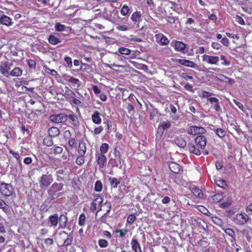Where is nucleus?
Here are the masks:
<instances>
[{"label": "nucleus", "instance_id": "nucleus-1", "mask_svg": "<svg viewBox=\"0 0 252 252\" xmlns=\"http://www.w3.org/2000/svg\"><path fill=\"white\" fill-rule=\"evenodd\" d=\"M68 219L63 214L60 216L57 213L50 215L48 218V223L50 227L56 228L59 225V228H65L66 226Z\"/></svg>", "mask_w": 252, "mask_h": 252}, {"label": "nucleus", "instance_id": "nucleus-2", "mask_svg": "<svg viewBox=\"0 0 252 252\" xmlns=\"http://www.w3.org/2000/svg\"><path fill=\"white\" fill-rule=\"evenodd\" d=\"M45 169V173L43 174L38 179L39 187L41 189L47 188L53 182L54 178L52 175L53 169L51 167L47 165L43 166Z\"/></svg>", "mask_w": 252, "mask_h": 252}, {"label": "nucleus", "instance_id": "nucleus-3", "mask_svg": "<svg viewBox=\"0 0 252 252\" xmlns=\"http://www.w3.org/2000/svg\"><path fill=\"white\" fill-rule=\"evenodd\" d=\"M64 185L62 183L54 182L48 190V194L51 199L61 196L63 193L60 191L63 189Z\"/></svg>", "mask_w": 252, "mask_h": 252}, {"label": "nucleus", "instance_id": "nucleus-4", "mask_svg": "<svg viewBox=\"0 0 252 252\" xmlns=\"http://www.w3.org/2000/svg\"><path fill=\"white\" fill-rule=\"evenodd\" d=\"M103 198L99 194H95L94 195V198L91 203L90 209L92 213L97 214L98 212L102 210V203Z\"/></svg>", "mask_w": 252, "mask_h": 252}, {"label": "nucleus", "instance_id": "nucleus-5", "mask_svg": "<svg viewBox=\"0 0 252 252\" xmlns=\"http://www.w3.org/2000/svg\"><path fill=\"white\" fill-rule=\"evenodd\" d=\"M102 15L105 19L112 23H115L119 18L118 10L116 7L112 10H109L107 8H104Z\"/></svg>", "mask_w": 252, "mask_h": 252}, {"label": "nucleus", "instance_id": "nucleus-6", "mask_svg": "<svg viewBox=\"0 0 252 252\" xmlns=\"http://www.w3.org/2000/svg\"><path fill=\"white\" fill-rule=\"evenodd\" d=\"M0 192L4 197H8L15 194L14 189L10 184L2 182L0 184Z\"/></svg>", "mask_w": 252, "mask_h": 252}, {"label": "nucleus", "instance_id": "nucleus-7", "mask_svg": "<svg viewBox=\"0 0 252 252\" xmlns=\"http://www.w3.org/2000/svg\"><path fill=\"white\" fill-rule=\"evenodd\" d=\"M172 126L171 122L167 120L160 123L158 126V129L156 133V139L158 138L160 139L163 135L164 131L170 128Z\"/></svg>", "mask_w": 252, "mask_h": 252}, {"label": "nucleus", "instance_id": "nucleus-8", "mask_svg": "<svg viewBox=\"0 0 252 252\" xmlns=\"http://www.w3.org/2000/svg\"><path fill=\"white\" fill-rule=\"evenodd\" d=\"M249 219L248 215L245 213L237 214L233 218L232 220L237 225H241L246 224Z\"/></svg>", "mask_w": 252, "mask_h": 252}, {"label": "nucleus", "instance_id": "nucleus-9", "mask_svg": "<svg viewBox=\"0 0 252 252\" xmlns=\"http://www.w3.org/2000/svg\"><path fill=\"white\" fill-rule=\"evenodd\" d=\"M13 63L9 61H2L0 64V73L8 77L9 76L11 66Z\"/></svg>", "mask_w": 252, "mask_h": 252}, {"label": "nucleus", "instance_id": "nucleus-10", "mask_svg": "<svg viewBox=\"0 0 252 252\" xmlns=\"http://www.w3.org/2000/svg\"><path fill=\"white\" fill-rule=\"evenodd\" d=\"M172 46L174 47L175 51L180 52L182 53H186L187 45L182 41L174 40L171 42Z\"/></svg>", "mask_w": 252, "mask_h": 252}, {"label": "nucleus", "instance_id": "nucleus-11", "mask_svg": "<svg viewBox=\"0 0 252 252\" xmlns=\"http://www.w3.org/2000/svg\"><path fill=\"white\" fill-rule=\"evenodd\" d=\"M67 120V115L65 114H54L50 116V121L56 124L65 123Z\"/></svg>", "mask_w": 252, "mask_h": 252}, {"label": "nucleus", "instance_id": "nucleus-12", "mask_svg": "<svg viewBox=\"0 0 252 252\" xmlns=\"http://www.w3.org/2000/svg\"><path fill=\"white\" fill-rule=\"evenodd\" d=\"M63 78L64 81L72 85L74 88H78L80 86V80L72 76L67 74L63 75Z\"/></svg>", "mask_w": 252, "mask_h": 252}, {"label": "nucleus", "instance_id": "nucleus-13", "mask_svg": "<svg viewBox=\"0 0 252 252\" xmlns=\"http://www.w3.org/2000/svg\"><path fill=\"white\" fill-rule=\"evenodd\" d=\"M209 102L211 104V108L220 115L222 113V109L220 107L219 100L215 97L209 98Z\"/></svg>", "mask_w": 252, "mask_h": 252}, {"label": "nucleus", "instance_id": "nucleus-14", "mask_svg": "<svg viewBox=\"0 0 252 252\" xmlns=\"http://www.w3.org/2000/svg\"><path fill=\"white\" fill-rule=\"evenodd\" d=\"M193 142L202 150H204L207 144V139L202 135L197 136Z\"/></svg>", "mask_w": 252, "mask_h": 252}, {"label": "nucleus", "instance_id": "nucleus-15", "mask_svg": "<svg viewBox=\"0 0 252 252\" xmlns=\"http://www.w3.org/2000/svg\"><path fill=\"white\" fill-rule=\"evenodd\" d=\"M206 132L205 128L196 126H190L188 129V133L191 135L202 134Z\"/></svg>", "mask_w": 252, "mask_h": 252}, {"label": "nucleus", "instance_id": "nucleus-16", "mask_svg": "<svg viewBox=\"0 0 252 252\" xmlns=\"http://www.w3.org/2000/svg\"><path fill=\"white\" fill-rule=\"evenodd\" d=\"M67 118L69 119L71 127L74 129H78L80 126V122L77 116L71 112L67 115Z\"/></svg>", "mask_w": 252, "mask_h": 252}, {"label": "nucleus", "instance_id": "nucleus-17", "mask_svg": "<svg viewBox=\"0 0 252 252\" xmlns=\"http://www.w3.org/2000/svg\"><path fill=\"white\" fill-rule=\"evenodd\" d=\"M187 148L191 154L197 156H199L201 154L202 150L199 147H198L197 145L195 144L193 141L188 144Z\"/></svg>", "mask_w": 252, "mask_h": 252}, {"label": "nucleus", "instance_id": "nucleus-18", "mask_svg": "<svg viewBox=\"0 0 252 252\" xmlns=\"http://www.w3.org/2000/svg\"><path fill=\"white\" fill-rule=\"evenodd\" d=\"M202 61L210 64L218 65L219 62L218 56H210L204 54L202 56Z\"/></svg>", "mask_w": 252, "mask_h": 252}, {"label": "nucleus", "instance_id": "nucleus-19", "mask_svg": "<svg viewBox=\"0 0 252 252\" xmlns=\"http://www.w3.org/2000/svg\"><path fill=\"white\" fill-rule=\"evenodd\" d=\"M168 166L173 174H183L184 172L183 167L176 162H170Z\"/></svg>", "mask_w": 252, "mask_h": 252}, {"label": "nucleus", "instance_id": "nucleus-20", "mask_svg": "<svg viewBox=\"0 0 252 252\" xmlns=\"http://www.w3.org/2000/svg\"><path fill=\"white\" fill-rule=\"evenodd\" d=\"M95 158L100 169L104 168L107 162L106 156L102 154H96Z\"/></svg>", "mask_w": 252, "mask_h": 252}, {"label": "nucleus", "instance_id": "nucleus-21", "mask_svg": "<svg viewBox=\"0 0 252 252\" xmlns=\"http://www.w3.org/2000/svg\"><path fill=\"white\" fill-rule=\"evenodd\" d=\"M157 42L161 45L166 46L169 43L168 39L162 33H158L155 35Z\"/></svg>", "mask_w": 252, "mask_h": 252}, {"label": "nucleus", "instance_id": "nucleus-22", "mask_svg": "<svg viewBox=\"0 0 252 252\" xmlns=\"http://www.w3.org/2000/svg\"><path fill=\"white\" fill-rule=\"evenodd\" d=\"M76 151L78 155H85L87 152L86 144L83 140L78 142Z\"/></svg>", "mask_w": 252, "mask_h": 252}, {"label": "nucleus", "instance_id": "nucleus-23", "mask_svg": "<svg viewBox=\"0 0 252 252\" xmlns=\"http://www.w3.org/2000/svg\"><path fill=\"white\" fill-rule=\"evenodd\" d=\"M176 61L178 63L185 66L193 68H195V63L190 60L186 59H177Z\"/></svg>", "mask_w": 252, "mask_h": 252}, {"label": "nucleus", "instance_id": "nucleus-24", "mask_svg": "<svg viewBox=\"0 0 252 252\" xmlns=\"http://www.w3.org/2000/svg\"><path fill=\"white\" fill-rule=\"evenodd\" d=\"M131 20L135 24H139L142 21V14L140 11L134 12L130 17Z\"/></svg>", "mask_w": 252, "mask_h": 252}, {"label": "nucleus", "instance_id": "nucleus-25", "mask_svg": "<svg viewBox=\"0 0 252 252\" xmlns=\"http://www.w3.org/2000/svg\"><path fill=\"white\" fill-rule=\"evenodd\" d=\"M0 22L3 25H5L7 27H10L13 24L12 19L9 17L4 14H2L0 16Z\"/></svg>", "mask_w": 252, "mask_h": 252}, {"label": "nucleus", "instance_id": "nucleus-26", "mask_svg": "<svg viewBox=\"0 0 252 252\" xmlns=\"http://www.w3.org/2000/svg\"><path fill=\"white\" fill-rule=\"evenodd\" d=\"M225 197L224 192L217 193L211 196V200L213 203H218L222 200Z\"/></svg>", "mask_w": 252, "mask_h": 252}, {"label": "nucleus", "instance_id": "nucleus-27", "mask_svg": "<svg viewBox=\"0 0 252 252\" xmlns=\"http://www.w3.org/2000/svg\"><path fill=\"white\" fill-rule=\"evenodd\" d=\"M131 248L134 252H142L140 245L138 240L133 238L131 241Z\"/></svg>", "mask_w": 252, "mask_h": 252}, {"label": "nucleus", "instance_id": "nucleus-28", "mask_svg": "<svg viewBox=\"0 0 252 252\" xmlns=\"http://www.w3.org/2000/svg\"><path fill=\"white\" fill-rule=\"evenodd\" d=\"M92 120L93 122L96 125L101 124L102 120L100 117V113L98 111H95L92 115Z\"/></svg>", "mask_w": 252, "mask_h": 252}, {"label": "nucleus", "instance_id": "nucleus-29", "mask_svg": "<svg viewBox=\"0 0 252 252\" xmlns=\"http://www.w3.org/2000/svg\"><path fill=\"white\" fill-rule=\"evenodd\" d=\"M80 70L81 71H83L84 72H86L89 74H91L93 73V68L92 66L89 64H88L86 63H81V66L80 67Z\"/></svg>", "mask_w": 252, "mask_h": 252}, {"label": "nucleus", "instance_id": "nucleus-30", "mask_svg": "<svg viewBox=\"0 0 252 252\" xmlns=\"http://www.w3.org/2000/svg\"><path fill=\"white\" fill-rule=\"evenodd\" d=\"M183 174H172L170 175V178L174 180V182L177 184H182L183 181Z\"/></svg>", "mask_w": 252, "mask_h": 252}, {"label": "nucleus", "instance_id": "nucleus-31", "mask_svg": "<svg viewBox=\"0 0 252 252\" xmlns=\"http://www.w3.org/2000/svg\"><path fill=\"white\" fill-rule=\"evenodd\" d=\"M174 142L176 145L180 148H184L186 146L187 143L185 139L182 136L177 137L174 139Z\"/></svg>", "mask_w": 252, "mask_h": 252}, {"label": "nucleus", "instance_id": "nucleus-32", "mask_svg": "<svg viewBox=\"0 0 252 252\" xmlns=\"http://www.w3.org/2000/svg\"><path fill=\"white\" fill-rule=\"evenodd\" d=\"M49 136L51 137H55L58 136L60 133L59 129L57 127H51L48 131Z\"/></svg>", "mask_w": 252, "mask_h": 252}, {"label": "nucleus", "instance_id": "nucleus-33", "mask_svg": "<svg viewBox=\"0 0 252 252\" xmlns=\"http://www.w3.org/2000/svg\"><path fill=\"white\" fill-rule=\"evenodd\" d=\"M23 70L19 67H14L10 72L9 76L20 77L22 75Z\"/></svg>", "mask_w": 252, "mask_h": 252}, {"label": "nucleus", "instance_id": "nucleus-34", "mask_svg": "<svg viewBox=\"0 0 252 252\" xmlns=\"http://www.w3.org/2000/svg\"><path fill=\"white\" fill-rule=\"evenodd\" d=\"M48 42L52 45H57L61 42L60 39L57 37L55 35L50 34L48 38Z\"/></svg>", "mask_w": 252, "mask_h": 252}, {"label": "nucleus", "instance_id": "nucleus-35", "mask_svg": "<svg viewBox=\"0 0 252 252\" xmlns=\"http://www.w3.org/2000/svg\"><path fill=\"white\" fill-rule=\"evenodd\" d=\"M213 131L221 139L224 138L226 134V131L221 128H214Z\"/></svg>", "mask_w": 252, "mask_h": 252}, {"label": "nucleus", "instance_id": "nucleus-36", "mask_svg": "<svg viewBox=\"0 0 252 252\" xmlns=\"http://www.w3.org/2000/svg\"><path fill=\"white\" fill-rule=\"evenodd\" d=\"M66 88V90H65L63 95L69 101V100L72 98L73 96H75L76 95L73 91L67 87Z\"/></svg>", "mask_w": 252, "mask_h": 252}, {"label": "nucleus", "instance_id": "nucleus-37", "mask_svg": "<svg viewBox=\"0 0 252 252\" xmlns=\"http://www.w3.org/2000/svg\"><path fill=\"white\" fill-rule=\"evenodd\" d=\"M110 184L113 188H117L118 185L120 184V181L116 177H110L108 179Z\"/></svg>", "mask_w": 252, "mask_h": 252}, {"label": "nucleus", "instance_id": "nucleus-38", "mask_svg": "<svg viewBox=\"0 0 252 252\" xmlns=\"http://www.w3.org/2000/svg\"><path fill=\"white\" fill-rule=\"evenodd\" d=\"M215 183L218 187L223 189H225L227 187V185L225 181L220 178L215 180Z\"/></svg>", "mask_w": 252, "mask_h": 252}, {"label": "nucleus", "instance_id": "nucleus-39", "mask_svg": "<svg viewBox=\"0 0 252 252\" xmlns=\"http://www.w3.org/2000/svg\"><path fill=\"white\" fill-rule=\"evenodd\" d=\"M191 192L194 195L199 198H202L203 196L202 190L196 187H193L192 188Z\"/></svg>", "mask_w": 252, "mask_h": 252}, {"label": "nucleus", "instance_id": "nucleus-40", "mask_svg": "<svg viewBox=\"0 0 252 252\" xmlns=\"http://www.w3.org/2000/svg\"><path fill=\"white\" fill-rule=\"evenodd\" d=\"M131 12V8L126 4L124 5L121 9V14L123 16H126Z\"/></svg>", "mask_w": 252, "mask_h": 252}, {"label": "nucleus", "instance_id": "nucleus-41", "mask_svg": "<svg viewBox=\"0 0 252 252\" xmlns=\"http://www.w3.org/2000/svg\"><path fill=\"white\" fill-rule=\"evenodd\" d=\"M0 209L5 213H8L10 211L9 207L6 204L5 202L2 199L0 198Z\"/></svg>", "mask_w": 252, "mask_h": 252}, {"label": "nucleus", "instance_id": "nucleus-42", "mask_svg": "<svg viewBox=\"0 0 252 252\" xmlns=\"http://www.w3.org/2000/svg\"><path fill=\"white\" fill-rule=\"evenodd\" d=\"M8 149L9 150V153L10 154H12V156H13V157H14L16 159L17 163L19 165H22L21 158L20 156H19V154L17 152H15L13 150L11 149L9 147L8 148Z\"/></svg>", "mask_w": 252, "mask_h": 252}, {"label": "nucleus", "instance_id": "nucleus-43", "mask_svg": "<svg viewBox=\"0 0 252 252\" xmlns=\"http://www.w3.org/2000/svg\"><path fill=\"white\" fill-rule=\"evenodd\" d=\"M85 155H78L76 158L75 163L78 165L81 166L85 162Z\"/></svg>", "mask_w": 252, "mask_h": 252}, {"label": "nucleus", "instance_id": "nucleus-44", "mask_svg": "<svg viewBox=\"0 0 252 252\" xmlns=\"http://www.w3.org/2000/svg\"><path fill=\"white\" fill-rule=\"evenodd\" d=\"M50 136H47L44 137L43 140V144L48 147H50L53 145V140Z\"/></svg>", "mask_w": 252, "mask_h": 252}, {"label": "nucleus", "instance_id": "nucleus-45", "mask_svg": "<svg viewBox=\"0 0 252 252\" xmlns=\"http://www.w3.org/2000/svg\"><path fill=\"white\" fill-rule=\"evenodd\" d=\"M103 206V208H102V210H104L105 211V213H104V214L103 215V216L106 215L107 214H108L111 210V204L110 202H105L104 204L102 205Z\"/></svg>", "mask_w": 252, "mask_h": 252}, {"label": "nucleus", "instance_id": "nucleus-46", "mask_svg": "<svg viewBox=\"0 0 252 252\" xmlns=\"http://www.w3.org/2000/svg\"><path fill=\"white\" fill-rule=\"evenodd\" d=\"M72 241L73 235L72 234L69 233L68 235V237H67L65 240H64V242L63 244V246L67 247L71 244Z\"/></svg>", "mask_w": 252, "mask_h": 252}, {"label": "nucleus", "instance_id": "nucleus-47", "mask_svg": "<svg viewBox=\"0 0 252 252\" xmlns=\"http://www.w3.org/2000/svg\"><path fill=\"white\" fill-rule=\"evenodd\" d=\"M214 95L215 94L206 91H202L201 94H200V96L202 98H207V100L209 102V98H212L213 97L212 96Z\"/></svg>", "mask_w": 252, "mask_h": 252}, {"label": "nucleus", "instance_id": "nucleus-48", "mask_svg": "<svg viewBox=\"0 0 252 252\" xmlns=\"http://www.w3.org/2000/svg\"><path fill=\"white\" fill-rule=\"evenodd\" d=\"M226 235H228L233 240H235L236 235L234 231L230 228L223 229Z\"/></svg>", "mask_w": 252, "mask_h": 252}, {"label": "nucleus", "instance_id": "nucleus-49", "mask_svg": "<svg viewBox=\"0 0 252 252\" xmlns=\"http://www.w3.org/2000/svg\"><path fill=\"white\" fill-rule=\"evenodd\" d=\"M103 185L101 181L97 180L94 184V189L96 192H100L102 191Z\"/></svg>", "mask_w": 252, "mask_h": 252}, {"label": "nucleus", "instance_id": "nucleus-50", "mask_svg": "<svg viewBox=\"0 0 252 252\" xmlns=\"http://www.w3.org/2000/svg\"><path fill=\"white\" fill-rule=\"evenodd\" d=\"M64 172V171L63 169H59L56 171V180L58 182H61L64 180V178L62 176Z\"/></svg>", "mask_w": 252, "mask_h": 252}, {"label": "nucleus", "instance_id": "nucleus-51", "mask_svg": "<svg viewBox=\"0 0 252 252\" xmlns=\"http://www.w3.org/2000/svg\"><path fill=\"white\" fill-rule=\"evenodd\" d=\"M51 149L55 155L61 154L63 151V149L62 147L56 145H54Z\"/></svg>", "mask_w": 252, "mask_h": 252}, {"label": "nucleus", "instance_id": "nucleus-52", "mask_svg": "<svg viewBox=\"0 0 252 252\" xmlns=\"http://www.w3.org/2000/svg\"><path fill=\"white\" fill-rule=\"evenodd\" d=\"M77 144L76 139L74 137L71 138L68 140V145L71 149L76 148Z\"/></svg>", "mask_w": 252, "mask_h": 252}, {"label": "nucleus", "instance_id": "nucleus-53", "mask_svg": "<svg viewBox=\"0 0 252 252\" xmlns=\"http://www.w3.org/2000/svg\"><path fill=\"white\" fill-rule=\"evenodd\" d=\"M118 51L121 54L125 55H129L131 52L129 49L124 47L119 48Z\"/></svg>", "mask_w": 252, "mask_h": 252}, {"label": "nucleus", "instance_id": "nucleus-54", "mask_svg": "<svg viewBox=\"0 0 252 252\" xmlns=\"http://www.w3.org/2000/svg\"><path fill=\"white\" fill-rule=\"evenodd\" d=\"M128 102L127 103H130L131 104H132L133 105L135 104V103L136 101H138V99L135 97V95L131 93L128 98H127Z\"/></svg>", "mask_w": 252, "mask_h": 252}, {"label": "nucleus", "instance_id": "nucleus-55", "mask_svg": "<svg viewBox=\"0 0 252 252\" xmlns=\"http://www.w3.org/2000/svg\"><path fill=\"white\" fill-rule=\"evenodd\" d=\"M68 234L65 231H63L59 234V241L64 242V240L68 237Z\"/></svg>", "mask_w": 252, "mask_h": 252}, {"label": "nucleus", "instance_id": "nucleus-56", "mask_svg": "<svg viewBox=\"0 0 252 252\" xmlns=\"http://www.w3.org/2000/svg\"><path fill=\"white\" fill-rule=\"evenodd\" d=\"M158 114H159V110L157 108H154L150 113L149 118L150 120H154Z\"/></svg>", "mask_w": 252, "mask_h": 252}, {"label": "nucleus", "instance_id": "nucleus-57", "mask_svg": "<svg viewBox=\"0 0 252 252\" xmlns=\"http://www.w3.org/2000/svg\"><path fill=\"white\" fill-rule=\"evenodd\" d=\"M109 145L107 143H103L100 147V153L104 155L107 153L108 150Z\"/></svg>", "mask_w": 252, "mask_h": 252}, {"label": "nucleus", "instance_id": "nucleus-58", "mask_svg": "<svg viewBox=\"0 0 252 252\" xmlns=\"http://www.w3.org/2000/svg\"><path fill=\"white\" fill-rule=\"evenodd\" d=\"M29 67L31 69H35L36 68V62L34 60L32 59L27 60Z\"/></svg>", "mask_w": 252, "mask_h": 252}, {"label": "nucleus", "instance_id": "nucleus-59", "mask_svg": "<svg viewBox=\"0 0 252 252\" xmlns=\"http://www.w3.org/2000/svg\"><path fill=\"white\" fill-rule=\"evenodd\" d=\"M86 220V216L84 213L80 215L78 220V224L80 226H83L85 225Z\"/></svg>", "mask_w": 252, "mask_h": 252}, {"label": "nucleus", "instance_id": "nucleus-60", "mask_svg": "<svg viewBox=\"0 0 252 252\" xmlns=\"http://www.w3.org/2000/svg\"><path fill=\"white\" fill-rule=\"evenodd\" d=\"M99 246L101 248H106L108 246V242L107 240L100 239L98 241Z\"/></svg>", "mask_w": 252, "mask_h": 252}, {"label": "nucleus", "instance_id": "nucleus-61", "mask_svg": "<svg viewBox=\"0 0 252 252\" xmlns=\"http://www.w3.org/2000/svg\"><path fill=\"white\" fill-rule=\"evenodd\" d=\"M220 60L222 61L221 64L222 65L229 66L230 64V62L227 60L226 57L224 55H221L220 56Z\"/></svg>", "mask_w": 252, "mask_h": 252}, {"label": "nucleus", "instance_id": "nucleus-62", "mask_svg": "<svg viewBox=\"0 0 252 252\" xmlns=\"http://www.w3.org/2000/svg\"><path fill=\"white\" fill-rule=\"evenodd\" d=\"M136 216L134 214H130L127 218L126 222L129 224H132L136 220Z\"/></svg>", "mask_w": 252, "mask_h": 252}, {"label": "nucleus", "instance_id": "nucleus-63", "mask_svg": "<svg viewBox=\"0 0 252 252\" xmlns=\"http://www.w3.org/2000/svg\"><path fill=\"white\" fill-rule=\"evenodd\" d=\"M232 204L231 200H227L219 204V206L220 208L225 209L228 208Z\"/></svg>", "mask_w": 252, "mask_h": 252}, {"label": "nucleus", "instance_id": "nucleus-64", "mask_svg": "<svg viewBox=\"0 0 252 252\" xmlns=\"http://www.w3.org/2000/svg\"><path fill=\"white\" fill-rule=\"evenodd\" d=\"M127 232L128 230L127 229H117L116 230V233H120L119 237L121 238L125 237Z\"/></svg>", "mask_w": 252, "mask_h": 252}]
</instances>
